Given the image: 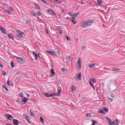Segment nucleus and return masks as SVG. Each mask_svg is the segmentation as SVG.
<instances>
[{"label": "nucleus", "mask_w": 125, "mask_h": 125, "mask_svg": "<svg viewBox=\"0 0 125 125\" xmlns=\"http://www.w3.org/2000/svg\"><path fill=\"white\" fill-rule=\"evenodd\" d=\"M71 17H72L73 18H74V14L73 15H72L71 16Z\"/></svg>", "instance_id": "obj_57"}, {"label": "nucleus", "mask_w": 125, "mask_h": 125, "mask_svg": "<svg viewBox=\"0 0 125 125\" xmlns=\"http://www.w3.org/2000/svg\"><path fill=\"white\" fill-rule=\"evenodd\" d=\"M89 83L90 84V85L92 86V87L93 88V89L94 90H95V88L93 84L91 82V81H89Z\"/></svg>", "instance_id": "obj_32"}, {"label": "nucleus", "mask_w": 125, "mask_h": 125, "mask_svg": "<svg viewBox=\"0 0 125 125\" xmlns=\"http://www.w3.org/2000/svg\"><path fill=\"white\" fill-rule=\"evenodd\" d=\"M88 26V24L87 23V22H86V21H84L83 22V24L82 25V27H85L87 26Z\"/></svg>", "instance_id": "obj_9"}, {"label": "nucleus", "mask_w": 125, "mask_h": 125, "mask_svg": "<svg viewBox=\"0 0 125 125\" xmlns=\"http://www.w3.org/2000/svg\"><path fill=\"white\" fill-rule=\"evenodd\" d=\"M35 6V8L37 9H40V7L37 4L35 3L34 4Z\"/></svg>", "instance_id": "obj_30"}, {"label": "nucleus", "mask_w": 125, "mask_h": 125, "mask_svg": "<svg viewBox=\"0 0 125 125\" xmlns=\"http://www.w3.org/2000/svg\"><path fill=\"white\" fill-rule=\"evenodd\" d=\"M57 30H58V32H59L61 33H62V30L59 29H58Z\"/></svg>", "instance_id": "obj_41"}, {"label": "nucleus", "mask_w": 125, "mask_h": 125, "mask_svg": "<svg viewBox=\"0 0 125 125\" xmlns=\"http://www.w3.org/2000/svg\"><path fill=\"white\" fill-rule=\"evenodd\" d=\"M119 121L118 120H116L115 121H114L112 122L110 119V125H119Z\"/></svg>", "instance_id": "obj_2"}, {"label": "nucleus", "mask_w": 125, "mask_h": 125, "mask_svg": "<svg viewBox=\"0 0 125 125\" xmlns=\"http://www.w3.org/2000/svg\"><path fill=\"white\" fill-rule=\"evenodd\" d=\"M40 120L41 122L43 123V124L44 123V120L42 118V117H40Z\"/></svg>", "instance_id": "obj_38"}, {"label": "nucleus", "mask_w": 125, "mask_h": 125, "mask_svg": "<svg viewBox=\"0 0 125 125\" xmlns=\"http://www.w3.org/2000/svg\"><path fill=\"white\" fill-rule=\"evenodd\" d=\"M46 51L48 53L54 56H56L57 54L56 52L52 50H51L50 51L47 50Z\"/></svg>", "instance_id": "obj_3"}, {"label": "nucleus", "mask_w": 125, "mask_h": 125, "mask_svg": "<svg viewBox=\"0 0 125 125\" xmlns=\"http://www.w3.org/2000/svg\"><path fill=\"white\" fill-rule=\"evenodd\" d=\"M6 73L4 71H3L2 74L3 76H4Z\"/></svg>", "instance_id": "obj_51"}, {"label": "nucleus", "mask_w": 125, "mask_h": 125, "mask_svg": "<svg viewBox=\"0 0 125 125\" xmlns=\"http://www.w3.org/2000/svg\"><path fill=\"white\" fill-rule=\"evenodd\" d=\"M26 95H27L28 97H29L30 96L29 95V94H26Z\"/></svg>", "instance_id": "obj_60"}, {"label": "nucleus", "mask_w": 125, "mask_h": 125, "mask_svg": "<svg viewBox=\"0 0 125 125\" xmlns=\"http://www.w3.org/2000/svg\"><path fill=\"white\" fill-rule=\"evenodd\" d=\"M81 73H80L77 75V78H76V81H79L81 80Z\"/></svg>", "instance_id": "obj_7"}, {"label": "nucleus", "mask_w": 125, "mask_h": 125, "mask_svg": "<svg viewBox=\"0 0 125 125\" xmlns=\"http://www.w3.org/2000/svg\"><path fill=\"white\" fill-rule=\"evenodd\" d=\"M6 12L9 14H11V12L9 11V10H6Z\"/></svg>", "instance_id": "obj_43"}, {"label": "nucleus", "mask_w": 125, "mask_h": 125, "mask_svg": "<svg viewBox=\"0 0 125 125\" xmlns=\"http://www.w3.org/2000/svg\"><path fill=\"white\" fill-rule=\"evenodd\" d=\"M23 116L26 120L27 121L28 123L29 124H30L31 123L30 121V117L28 115L25 114H23Z\"/></svg>", "instance_id": "obj_4"}, {"label": "nucleus", "mask_w": 125, "mask_h": 125, "mask_svg": "<svg viewBox=\"0 0 125 125\" xmlns=\"http://www.w3.org/2000/svg\"><path fill=\"white\" fill-rule=\"evenodd\" d=\"M52 14H52L53 16H54L55 17V18L57 17V16H56L55 13L54 12V11L53 10V11H52Z\"/></svg>", "instance_id": "obj_31"}, {"label": "nucleus", "mask_w": 125, "mask_h": 125, "mask_svg": "<svg viewBox=\"0 0 125 125\" xmlns=\"http://www.w3.org/2000/svg\"><path fill=\"white\" fill-rule=\"evenodd\" d=\"M2 87L3 89L5 90L7 92H8V89L7 87H5V86L4 85H2Z\"/></svg>", "instance_id": "obj_24"}, {"label": "nucleus", "mask_w": 125, "mask_h": 125, "mask_svg": "<svg viewBox=\"0 0 125 125\" xmlns=\"http://www.w3.org/2000/svg\"><path fill=\"white\" fill-rule=\"evenodd\" d=\"M88 66L90 68H94L95 66L94 64L89 63L88 64Z\"/></svg>", "instance_id": "obj_12"}, {"label": "nucleus", "mask_w": 125, "mask_h": 125, "mask_svg": "<svg viewBox=\"0 0 125 125\" xmlns=\"http://www.w3.org/2000/svg\"><path fill=\"white\" fill-rule=\"evenodd\" d=\"M23 93L22 92H21L19 94V96L21 97H23Z\"/></svg>", "instance_id": "obj_33"}, {"label": "nucleus", "mask_w": 125, "mask_h": 125, "mask_svg": "<svg viewBox=\"0 0 125 125\" xmlns=\"http://www.w3.org/2000/svg\"><path fill=\"white\" fill-rule=\"evenodd\" d=\"M98 113L101 114H105V113L104 112L103 110L102 109H99L98 110Z\"/></svg>", "instance_id": "obj_19"}, {"label": "nucleus", "mask_w": 125, "mask_h": 125, "mask_svg": "<svg viewBox=\"0 0 125 125\" xmlns=\"http://www.w3.org/2000/svg\"><path fill=\"white\" fill-rule=\"evenodd\" d=\"M90 80L92 81L93 82V83H95V79L93 78H90Z\"/></svg>", "instance_id": "obj_35"}, {"label": "nucleus", "mask_w": 125, "mask_h": 125, "mask_svg": "<svg viewBox=\"0 0 125 125\" xmlns=\"http://www.w3.org/2000/svg\"><path fill=\"white\" fill-rule=\"evenodd\" d=\"M79 14V13H74V17H75L76 16H77V15L78 14Z\"/></svg>", "instance_id": "obj_48"}, {"label": "nucleus", "mask_w": 125, "mask_h": 125, "mask_svg": "<svg viewBox=\"0 0 125 125\" xmlns=\"http://www.w3.org/2000/svg\"><path fill=\"white\" fill-rule=\"evenodd\" d=\"M86 22H87V23L88 24V26H90L91 25V23L92 22V21L90 20H86Z\"/></svg>", "instance_id": "obj_23"}, {"label": "nucleus", "mask_w": 125, "mask_h": 125, "mask_svg": "<svg viewBox=\"0 0 125 125\" xmlns=\"http://www.w3.org/2000/svg\"><path fill=\"white\" fill-rule=\"evenodd\" d=\"M65 36H66V38L67 40L69 41L70 40V38L69 37L66 35H65Z\"/></svg>", "instance_id": "obj_42"}, {"label": "nucleus", "mask_w": 125, "mask_h": 125, "mask_svg": "<svg viewBox=\"0 0 125 125\" xmlns=\"http://www.w3.org/2000/svg\"><path fill=\"white\" fill-rule=\"evenodd\" d=\"M28 99L25 97H23L22 100V103L24 104L28 100Z\"/></svg>", "instance_id": "obj_6"}, {"label": "nucleus", "mask_w": 125, "mask_h": 125, "mask_svg": "<svg viewBox=\"0 0 125 125\" xmlns=\"http://www.w3.org/2000/svg\"><path fill=\"white\" fill-rule=\"evenodd\" d=\"M6 117L7 119L10 120H11V119L13 118L11 116L8 114L6 115Z\"/></svg>", "instance_id": "obj_14"}, {"label": "nucleus", "mask_w": 125, "mask_h": 125, "mask_svg": "<svg viewBox=\"0 0 125 125\" xmlns=\"http://www.w3.org/2000/svg\"><path fill=\"white\" fill-rule=\"evenodd\" d=\"M112 71L115 72H120V69L119 68H117L116 67H113L112 68Z\"/></svg>", "instance_id": "obj_10"}, {"label": "nucleus", "mask_w": 125, "mask_h": 125, "mask_svg": "<svg viewBox=\"0 0 125 125\" xmlns=\"http://www.w3.org/2000/svg\"><path fill=\"white\" fill-rule=\"evenodd\" d=\"M70 59H71L70 57L69 56H68L67 57V59L69 61H71V60ZM71 59H72L71 58Z\"/></svg>", "instance_id": "obj_50"}, {"label": "nucleus", "mask_w": 125, "mask_h": 125, "mask_svg": "<svg viewBox=\"0 0 125 125\" xmlns=\"http://www.w3.org/2000/svg\"><path fill=\"white\" fill-rule=\"evenodd\" d=\"M61 90H60L59 89H58V93L57 94V95L59 96L60 95V93L61 92Z\"/></svg>", "instance_id": "obj_28"}, {"label": "nucleus", "mask_w": 125, "mask_h": 125, "mask_svg": "<svg viewBox=\"0 0 125 125\" xmlns=\"http://www.w3.org/2000/svg\"><path fill=\"white\" fill-rule=\"evenodd\" d=\"M54 0L56 1L57 3L58 4H60L61 3L60 0Z\"/></svg>", "instance_id": "obj_46"}, {"label": "nucleus", "mask_w": 125, "mask_h": 125, "mask_svg": "<svg viewBox=\"0 0 125 125\" xmlns=\"http://www.w3.org/2000/svg\"><path fill=\"white\" fill-rule=\"evenodd\" d=\"M62 70L63 72H64L65 71H67V69L65 68H62Z\"/></svg>", "instance_id": "obj_45"}, {"label": "nucleus", "mask_w": 125, "mask_h": 125, "mask_svg": "<svg viewBox=\"0 0 125 125\" xmlns=\"http://www.w3.org/2000/svg\"><path fill=\"white\" fill-rule=\"evenodd\" d=\"M77 65L78 67H79V68L80 69H81V64L77 63Z\"/></svg>", "instance_id": "obj_40"}, {"label": "nucleus", "mask_w": 125, "mask_h": 125, "mask_svg": "<svg viewBox=\"0 0 125 125\" xmlns=\"http://www.w3.org/2000/svg\"><path fill=\"white\" fill-rule=\"evenodd\" d=\"M32 54L33 55V57L36 60L37 59V54L35 53L34 52H33Z\"/></svg>", "instance_id": "obj_16"}, {"label": "nucleus", "mask_w": 125, "mask_h": 125, "mask_svg": "<svg viewBox=\"0 0 125 125\" xmlns=\"http://www.w3.org/2000/svg\"><path fill=\"white\" fill-rule=\"evenodd\" d=\"M64 11V10H61V12H63Z\"/></svg>", "instance_id": "obj_63"}, {"label": "nucleus", "mask_w": 125, "mask_h": 125, "mask_svg": "<svg viewBox=\"0 0 125 125\" xmlns=\"http://www.w3.org/2000/svg\"><path fill=\"white\" fill-rule=\"evenodd\" d=\"M75 17H74L72 19L71 21L74 24H75L76 23V21L75 19Z\"/></svg>", "instance_id": "obj_20"}, {"label": "nucleus", "mask_w": 125, "mask_h": 125, "mask_svg": "<svg viewBox=\"0 0 125 125\" xmlns=\"http://www.w3.org/2000/svg\"><path fill=\"white\" fill-rule=\"evenodd\" d=\"M50 72H51V74L50 75V77H52L55 74L54 70L53 69H51L50 71Z\"/></svg>", "instance_id": "obj_8"}, {"label": "nucleus", "mask_w": 125, "mask_h": 125, "mask_svg": "<svg viewBox=\"0 0 125 125\" xmlns=\"http://www.w3.org/2000/svg\"><path fill=\"white\" fill-rule=\"evenodd\" d=\"M61 81V80L60 79H59V80L58 81V83H60Z\"/></svg>", "instance_id": "obj_58"}, {"label": "nucleus", "mask_w": 125, "mask_h": 125, "mask_svg": "<svg viewBox=\"0 0 125 125\" xmlns=\"http://www.w3.org/2000/svg\"><path fill=\"white\" fill-rule=\"evenodd\" d=\"M0 30L4 34H6V32L5 31V30L1 26H0Z\"/></svg>", "instance_id": "obj_15"}, {"label": "nucleus", "mask_w": 125, "mask_h": 125, "mask_svg": "<svg viewBox=\"0 0 125 125\" xmlns=\"http://www.w3.org/2000/svg\"><path fill=\"white\" fill-rule=\"evenodd\" d=\"M30 113L31 114V115L32 116H34V114L33 113V112H32L31 111H30Z\"/></svg>", "instance_id": "obj_39"}, {"label": "nucleus", "mask_w": 125, "mask_h": 125, "mask_svg": "<svg viewBox=\"0 0 125 125\" xmlns=\"http://www.w3.org/2000/svg\"><path fill=\"white\" fill-rule=\"evenodd\" d=\"M72 91L73 93H74V92H75V87L74 86H73L72 85Z\"/></svg>", "instance_id": "obj_21"}, {"label": "nucleus", "mask_w": 125, "mask_h": 125, "mask_svg": "<svg viewBox=\"0 0 125 125\" xmlns=\"http://www.w3.org/2000/svg\"><path fill=\"white\" fill-rule=\"evenodd\" d=\"M30 14L31 15L35 17H36L37 16V14L36 13L32 11H30Z\"/></svg>", "instance_id": "obj_18"}, {"label": "nucleus", "mask_w": 125, "mask_h": 125, "mask_svg": "<svg viewBox=\"0 0 125 125\" xmlns=\"http://www.w3.org/2000/svg\"><path fill=\"white\" fill-rule=\"evenodd\" d=\"M7 84L8 85L10 86L12 85V83L11 82H9L8 80L7 81Z\"/></svg>", "instance_id": "obj_34"}, {"label": "nucleus", "mask_w": 125, "mask_h": 125, "mask_svg": "<svg viewBox=\"0 0 125 125\" xmlns=\"http://www.w3.org/2000/svg\"><path fill=\"white\" fill-rule=\"evenodd\" d=\"M52 95H52V97L54 96H55L56 95V94H51Z\"/></svg>", "instance_id": "obj_59"}, {"label": "nucleus", "mask_w": 125, "mask_h": 125, "mask_svg": "<svg viewBox=\"0 0 125 125\" xmlns=\"http://www.w3.org/2000/svg\"><path fill=\"white\" fill-rule=\"evenodd\" d=\"M86 115L88 117H90L91 116V114L90 113L86 114Z\"/></svg>", "instance_id": "obj_47"}, {"label": "nucleus", "mask_w": 125, "mask_h": 125, "mask_svg": "<svg viewBox=\"0 0 125 125\" xmlns=\"http://www.w3.org/2000/svg\"><path fill=\"white\" fill-rule=\"evenodd\" d=\"M10 10H12V11L13 10L12 8H11L10 6Z\"/></svg>", "instance_id": "obj_62"}, {"label": "nucleus", "mask_w": 125, "mask_h": 125, "mask_svg": "<svg viewBox=\"0 0 125 125\" xmlns=\"http://www.w3.org/2000/svg\"><path fill=\"white\" fill-rule=\"evenodd\" d=\"M82 58H79L78 62L77 63H79L81 64V61H82Z\"/></svg>", "instance_id": "obj_27"}, {"label": "nucleus", "mask_w": 125, "mask_h": 125, "mask_svg": "<svg viewBox=\"0 0 125 125\" xmlns=\"http://www.w3.org/2000/svg\"><path fill=\"white\" fill-rule=\"evenodd\" d=\"M37 13L38 16H40L41 15L40 11H37Z\"/></svg>", "instance_id": "obj_44"}, {"label": "nucleus", "mask_w": 125, "mask_h": 125, "mask_svg": "<svg viewBox=\"0 0 125 125\" xmlns=\"http://www.w3.org/2000/svg\"><path fill=\"white\" fill-rule=\"evenodd\" d=\"M17 61L19 63H22L23 62L24 63L25 61L24 59L18 57L16 58Z\"/></svg>", "instance_id": "obj_5"}, {"label": "nucleus", "mask_w": 125, "mask_h": 125, "mask_svg": "<svg viewBox=\"0 0 125 125\" xmlns=\"http://www.w3.org/2000/svg\"><path fill=\"white\" fill-rule=\"evenodd\" d=\"M97 1L100 5H102V3H103L102 0H97Z\"/></svg>", "instance_id": "obj_26"}, {"label": "nucleus", "mask_w": 125, "mask_h": 125, "mask_svg": "<svg viewBox=\"0 0 125 125\" xmlns=\"http://www.w3.org/2000/svg\"><path fill=\"white\" fill-rule=\"evenodd\" d=\"M10 64L11 67H14V63L12 61L11 62Z\"/></svg>", "instance_id": "obj_36"}, {"label": "nucleus", "mask_w": 125, "mask_h": 125, "mask_svg": "<svg viewBox=\"0 0 125 125\" xmlns=\"http://www.w3.org/2000/svg\"><path fill=\"white\" fill-rule=\"evenodd\" d=\"M0 66L2 68H3V65L2 64H1L0 63Z\"/></svg>", "instance_id": "obj_56"}, {"label": "nucleus", "mask_w": 125, "mask_h": 125, "mask_svg": "<svg viewBox=\"0 0 125 125\" xmlns=\"http://www.w3.org/2000/svg\"><path fill=\"white\" fill-rule=\"evenodd\" d=\"M111 97H112L113 98H114L115 97V96L114 94H112L111 95Z\"/></svg>", "instance_id": "obj_52"}, {"label": "nucleus", "mask_w": 125, "mask_h": 125, "mask_svg": "<svg viewBox=\"0 0 125 125\" xmlns=\"http://www.w3.org/2000/svg\"><path fill=\"white\" fill-rule=\"evenodd\" d=\"M44 94L45 96L47 97H52V95L51 94H50L47 93H45Z\"/></svg>", "instance_id": "obj_11"}, {"label": "nucleus", "mask_w": 125, "mask_h": 125, "mask_svg": "<svg viewBox=\"0 0 125 125\" xmlns=\"http://www.w3.org/2000/svg\"><path fill=\"white\" fill-rule=\"evenodd\" d=\"M105 118L108 121L109 125V118L107 116Z\"/></svg>", "instance_id": "obj_37"}, {"label": "nucleus", "mask_w": 125, "mask_h": 125, "mask_svg": "<svg viewBox=\"0 0 125 125\" xmlns=\"http://www.w3.org/2000/svg\"><path fill=\"white\" fill-rule=\"evenodd\" d=\"M17 31L18 33V35H16V36L22 38L23 36H24L25 34L23 32H22L21 31H19V30H17Z\"/></svg>", "instance_id": "obj_1"}, {"label": "nucleus", "mask_w": 125, "mask_h": 125, "mask_svg": "<svg viewBox=\"0 0 125 125\" xmlns=\"http://www.w3.org/2000/svg\"><path fill=\"white\" fill-rule=\"evenodd\" d=\"M6 125H10V124H6Z\"/></svg>", "instance_id": "obj_64"}, {"label": "nucleus", "mask_w": 125, "mask_h": 125, "mask_svg": "<svg viewBox=\"0 0 125 125\" xmlns=\"http://www.w3.org/2000/svg\"><path fill=\"white\" fill-rule=\"evenodd\" d=\"M13 122L15 125H18V120L15 119H13Z\"/></svg>", "instance_id": "obj_13"}, {"label": "nucleus", "mask_w": 125, "mask_h": 125, "mask_svg": "<svg viewBox=\"0 0 125 125\" xmlns=\"http://www.w3.org/2000/svg\"><path fill=\"white\" fill-rule=\"evenodd\" d=\"M26 23L28 24H29V21L28 20H26Z\"/></svg>", "instance_id": "obj_54"}, {"label": "nucleus", "mask_w": 125, "mask_h": 125, "mask_svg": "<svg viewBox=\"0 0 125 125\" xmlns=\"http://www.w3.org/2000/svg\"><path fill=\"white\" fill-rule=\"evenodd\" d=\"M102 107L105 112H107L108 111V110L106 107L104 106H102Z\"/></svg>", "instance_id": "obj_25"}, {"label": "nucleus", "mask_w": 125, "mask_h": 125, "mask_svg": "<svg viewBox=\"0 0 125 125\" xmlns=\"http://www.w3.org/2000/svg\"><path fill=\"white\" fill-rule=\"evenodd\" d=\"M42 2H43V3L48 4L45 1V0H41Z\"/></svg>", "instance_id": "obj_49"}, {"label": "nucleus", "mask_w": 125, "mask_h": 125, "mask_svg": "<svg viewBox=\"0 0 125 125\" xmlns=\"http://www.w3.org/2000/svg\"><path fill=\"white\" fill-rule=\"evenodd\" d=\"M7 36L10 39H11L12 40L14 39V38L12 36H11L10 34H8Z\"/></svg>", "instance_id": "obj_22"}, {"label": "nucleus", "mask_w": 125, "mask_h": 125, "mask_svg": "<svg viewBox=\"0 0 125 125\" xmlns=\"http://www.w3.org/2000/svg\"><path fill=\"white\" fill-rule=\"evenodd\" d=\"M85 46H83L82 47V49L83 50L85 48Z\"/></svg>", "instance_id": "obj_55"}, {"label": "nucleus", "mask_w": 125, "mask_h": 125, "mask_svg": "<svg viewBox=\"0 0 125 125\" xmlns=\"http://www.w3.org/2000/svg\"><path fill=\"white\" fill-rule=\"evenodd\" d=\"M68 14L70 15V16H71V15H72V14H73V13H71V12H69L68 13Z\"/></svg>", "instance_id": "obj_53"}, {"label": "nucleus", "mask_w": 125, "mask_h": 125, "mask_svg": "<svg viewBox=\"0 0 125 125\" xmlns=\"http://www.w3.org/2000/svg\"><path fill=\"white\" fill-rule=\"evenodd\" d=\"M110 100L111 102H112L113 101V99L111 98H110Z\"/></svg>", "instance_id": "obj_61"}, {"label": "nucleus", "mask_w": 125, "mask_h": 125, "mask_svg": "<svg viewBox=\"0 0 125 125\" xmlns=\"http://www.w3.org/2000/svg\"><path fill=\"white\" fill-rule=\"evenodd\" d=\"M92 124L93 125H97L98 122L95 120H92Z\"/></svg>", "instance_id": "obj_17"}, {"label": "nucleus", "mask_w": 125, "mask_h": 125, "mask_svg": "<svg viewBox=\"0 0 125 125\" xmlns=\"http://www.w3.org/2000/svg\"><path fill=\"white\" fill-rule=\"evenodd\" d=\"M53 10L51 9L48 10H47L48 13L50 14H51Z\"/></svg>", "instance_id": "obj_29"}]
</instances>
